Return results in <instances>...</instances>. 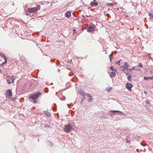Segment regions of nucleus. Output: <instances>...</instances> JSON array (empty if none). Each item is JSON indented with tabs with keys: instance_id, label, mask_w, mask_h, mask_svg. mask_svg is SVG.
Returning <instances> with one entry per match:
<instances>
[{
	"instance_id": "24",
	"label": "nucleus",
	"mask_w": 153,
	"mask_h": 153,
	"mask_svg": "<svg viewBox=\"0 0 153 153\" xmlns=\"http://www.w3.org/2000/svg\"><path fill=\"white\" fill-rule=\"evenodd\" d=\"M110 69L112 70V71H116V70H114V68H113V66H111L110 67Z\"/></svg>"
},
{
	"instance_id": "15",
	"label": "nucleus",
	"mask_w": 153,
	"mask_h": 153,
	"mask_svg": "<svg viewBox=\"0 0 153 153\" xmlns=\"http://www.w3.org/2000/svg\"><path fill=\"white\" fill-rule=\"evenodd\" d=\"M149 16H150V18L151 20H152L153 21V14L150 13L149 14Z\"/></svg>"
},
{
	"instance_id": "45",
	"label": "nucleus",
	"mask_w": 153,
	"mask_h": 153,
	"mask_svg": "<svg viewBox=\"0 0 153 153\" xmlns=\"http://www.w3.org/2000/svg\"><path fill=\"white\" fill-rule=\"evenodd\" d=\"M128 74V73H127V74H126V75H127Z\"/></svg>"
},
{
	"instance_id": "2",
	"label": "nucleus",
	"mask_w": 153,
	"mask_h": 153,
	"mask_svg": "<svg viewBox=\"0 0 153 153\" xmlns=\"http://www.w3.org/2000/svg\"><path fill=\"white\" fill-rule=\"evenodd\" d=\"M40 9V6H38V7H36L29 8L28 9V13H35L38 10H39Z\"/></svg>"
},
{
	"instance_id": "40",
	"label": "nucleus",
	"mask_w": 153,
	"mask_h": 153,
	"mask_svg": "<svg viewBox=\"0 0 153 153\" xmlns=\"http://www.w3.org/2000/svg\"><path fill=\"white\" fill-rule=\"evenodd\" d=\"M144 93H146V91H144Z\"/></svg>"
},
{
	"instance_id": "30",
	"label": "nucleus",
	"mask_w": 153,
	"mask_h": 153,
	"mask_svg": "<svg viewBox=\"0 0 153 153\" xmlns=\"http://www.w3.org/2000/svg\"><path fill=\"white\" fill-rule=\"evenodd\" d=\"M73 34H74V33H76V30L75 29H74L73 30Z\"/></svg>"
},
{
	"instance_id": "43",
	"label": "nucleus",
	"mask_w": 153,
	"mask_h": 153,
	"mask_svg": "<svg viewBox=\"0 0 153 153\" xmlns=\"http://www.w3.org/2000/svg\"><path fill=\"white\" fill-rule=\"evenodd\" d=\"M45 92L46 93H47V92H48L47 91H45Z\"/></svg>"
},
{
	"instance_id": "4",
	"label": "nucleus",
	"mask_w": 153,
	"mask_h": 153,
	"mask_svg": "<svg viewBox=\"0 0 153 153\" xmlns=\"http://www.w3.org/2000/svg\"><path fill=\"white\" fill-rule=\"evenodd\" d=\"M117 113H118L119 114L121 115H123L124 114V113L121 111L115 110L110 111L109 114H110L111 117H113Z\"/></svg>"
},
{
	"instance_id": "19",
	"label": "nucleus",
	"mask_w": 153,
	"mask_h": 153,
	"mask_svg": "<svg viewBox=\"0 0 153 153\" xmlns=\"http://www.w3.org/2000/svg\"><path fill=\"white\" fill-rule=\"evenodd\" d=\"M131 78L132 76H129L127 77V79H128V81H130L131 80Z\"/></svg>"
},
{
	"instance_id": "7",
	"label": "nucleus",
	"mask_w": 153,
	"mask_h": 153,
	"mask_svg": "<svg viewBox=\"0 0 153 153\" xmlns=\"http://www.w3.org/2000/svg\"><path fill=\"white\" fill-rule=\"evenodd\" d=\"M133 87L132 85L130 83H127L126 85V88L130 91H131V88Z\"/></svg>"
},
{
	"instance_id": "41",
	"label": "nucleus",
	"mask_w": 153,
	"mask_h": 153,
	"mask_svg": "<svg viewBox=\"0 0 153 153\" xmlns=\"http://www.w3.org/2000/svg\"><path fill=\"white\" fill-rule=\"evenodd\" d=\"M87 16V17H89V16H88V15H87V16Z\"/></svg>"
},
{
	"instance_id": "9",
	"label": "nucleus",
	"mask_w": 153,
	"mask_h": 153,
	"mask_svg": "<svg viewBox=\"0 0 153 153\" xmlns=\"http://www.w3.org/2000/svg\"><path fill=\"white\" fill-rule=\"evenodd\" d=\"M43 113L46 115L48 116V117H51V114L50 112H48L46 111H44Z\"/></svg>"
},
{
	"instance_id": "42",
	"label": "nucleus",
	"mask_w": 153,
	"mask_h": 153,
	"mask_svg": "<svg viewBox=\"0 0 153 153\" xmlns=\"http://www.w3.org/2000/svg\"><path fill=\"white\" fill-rule=\"evenodd\" d=\"M87 16V17H89V16H88V15H87V16Z\"/></svg>"
},
{
	"instance_id": "35",
	"label": "nucleus",
	"mask_w": 153,
	"mask_h": 153,
	"mask_svg": "<svg viewBox=\"0 0 153 153\" xmlns=\"http://www.w3.org/2000/svg\"><path fill=\"white\" fill-rule=\"evenodd\" d=\"M83 99L82 100L81 102H83V100L85 99V97H84L83 98Z\"/></svg>"
},
{
	"instance_id": "17",
	"label": "nucleus",
	"mask_w": 153,
	"mask_h": 153,
	"mask_svg": "<svg viewBox=\"0 0 153 153\" xmlns=\"http://www.w3.org/2000/svg\"><path fill=\"white\" fill-rule=\"evenodd\" d=\"M109 57L110 58V61H111V59L113 58V55L112 54H111L109 55Z\"/></svg>"
},
{
	"instance_id": "22",
	"label": "nucleus",
	"mask_w": 153,
	"mask_h": 153,
	"mask_svg": "<svg viewBox=\"0 0 153 153\" xmlns=\"http://www.w3.org/2000/svg\"><path fill=\"white\" fill-rule=\"evenodd\" d=\"M149 77H145L144 78V79L145 80H149Z\"/></svg>"
},
{
	"instance_id": "13",
	"label": "nucleus",
	"mask_w": 153,
	"mask_h": 153,
	"mask_svg": "<svg viewBox=\"0 0 153 153\" xmlns=\"http://www.w3.org/2000/svg\"><path fill=\"white\" fill-rule=\"evenodd\" d=\"M80 93L81 95L82 96L85 97L86 96V94L85 93V92L82 90H80Z\"/></svg>"
},
{
	"instance_id": "33",
	"label": "nucleus",
	"mask_w": 153,
	"mask_h": 153,
	"mask_svg": "<svg viewBox=\"0 0 153 153\" xmlns=\"http://www.w3.org/2000/svg\"><path fill=\"white\" fill-rule=\"evenodd\" d=\"M149 79H153V76H152L151 77H149Z\"/></svg>"
},
{
	"instance_id": "11",
	"label": "nucleus",
	"mask_w": 153,
	"mask_h": 153,
	"mask_svg": "<svg viewBox=\"0 0 153 153\" xmlns=\"http://www.w3.org/2000/svg\"><path fill=\"white\" fill-rule=\"evenodd\" d=\"M71 16V13L69 11L66 12L65 14V16L67 18H69Z\"/></svg>"
},
{
	"instance_id": "38",
	"label": "nucleus",
	"mask_w": 153,
	"mask_h": 153,
	"mask_svg": "<svg viewBox=\"0 0 153 153\" xmlns=\"http://www.w3.org/2000/svg\"><path fill=\"white\" fill-rule=\"evenodd\" d=\"M12 83H13L14 82V80H12Z\"/></svg>"
},
{
	"instance_id": "14",
	"label": "nucleus",
	"mask_w": 153,
	"mask_h": 153,
	"mask_svg": "<svg viewBox=\"0 0 153 153\" xmlns=\"http://www.w3.org/2000/svg\"><path fill=\"white\" fill-rule=\"evenodd\" d=\"M124 70L125 69V68L126 69V70H129V69H128V64L127 62H125L124 63Z\"/></svg>"
},
{
	"instance_id": "10",
	"label": "nucleus",
	"mask_w": 153,
	"mask_h": 153,
	"mask_svg": "<svg viewBox=\"0 0 153 153\" xmlns=\"http://www.w3.org/2000/svg\"><path fill=\"white\" fill-rule=\"evenodd\" d=\"M110 76L111 78H114L116 76V74L114 72H111L110 74Z\"/></svg>"
},
{
	"instance_id": "27",
	"label": "nucleus",
	"mask_w": 153,
	"mask_h": 153,
	"mask_svg": "<svg viewBox=\"0 0 153 153\" xmlns=\"http://www.w3.org/2000/svg\"><path fill=\"white\" fill-rule=\"evenodd\" d=\"M138 66H139V67H141V68H143V65L141 64V63H139V65H138Z\"/></svg>"
},
{
	"instance_id": "20",
	"label": "nucleus",
	"mask_w": 153,
	"mask_h": 153,
	"mask_svg": "<svg viewBox=\"0 0 153 153\" xmlns=\"http://www.w3.org/2000/svg\"><path fill=\"white\" fill-rule=\"evenodd\" d=\"M112 90V88L111 87L110 88H106V90L107 91L109 92L111 91Z\"/></svg>"
},
{
	"instance_id": "34",
	"label": "nucleus",
	"mask_w": 153,
	"mask_h": 153,
	"mask_svg": "<svg viewBox=\"0 0 153 153\" xmlns=\"http://www.w3.org/2000/svg\"><path fill=\"white\" fill-rule=\"evenodd\" d=\"M134 69H135V68L134 67H133V68H132L131 69H130V71H131L132 70H134Z\"/></svg>"
},
{
	"instance_id": "37",
	"label": "nucleus",
	"mask_w": 153,
	"mask_h": 153,
	"mask_svg": "<svg viewBox=\"0 0 153 153\" xmlns=\"http://www.w3.org/2000/svg\"><path fill=\"white\" fill-rule=\"evenodd\" d=\"M0 73L2 74V71L1 69H0Z\"/></svg>"
},
{
	"instance_id": "25",
	"label": "nucleus",
	"mask_w": 153,
	"mask_h": 153,
	"mask_svg": "<svg viewBox=\"0 0 153 153\" xmlns=\"http://www.w3.org/2000/svg\"><path fill=\"white\" fill-rule=\"evenodd\" d=\"M7 83L9 84H11V82L8 79H7Z\"/></svg>"
},
{
	"instance_id": "44",
	"label": "nucleus",
	"mask_w": 153,
	"mask_h": 153,
	"mask_svg": "<svg viewBox=\"0 0 153 153\" xmlns=\"http://www.w3.org/2000/svg\"><path fill=\"white\" fill-rule=\"evenodd\" d=\"M45 92L46 93H47V92H48L47 91H45Z\"/></svg>"
},
{
	"instance_id": "6",
	"label": "nucleus",
	"mask_w": 153,
	"mask_h": 153,
	"mask_svg": "<svg viewBox=\"0 0 153 153\" xmlns=\"http://www.w3.org/2000/svg\"><path fill=\"white\" fill-rule=\"evenodd\" d=\"M12 91L10 89H8L7 90L5 94L7 97H11L12 95Z\"/></svg>"
},
{
	"instance_id": "36",
	"label": "nucleus",
	"mask_w": 153,
	"mask_h": 153,
	"mask_svg": "<svg viewBox=\"0 0 153 153\" xmlns=\"http://www.w3.org/2000/svg\"><path fill=\"white\" fill-rule=\"evenodd\" d=\"M146 102L148 103V104H150V103L148 101H146Z\"/></svg>"
},
{
	"instance_id": "12",
	"label": "nucleus",
	"mask_w": 153,
	"mask_h": 153,
	"mask_svg": "<svg viewBox=\"0 0 153 153\" xmlns=\"http://www.w3.org/2000/svg\"><path fill=\"white\" fill-rule=\"evenodd\" d=\"M91 5L92 6L94 5L97 6L98 5V3L96 2V0H94V2L91 3Z\"/></svg>"
},
{
	"instance_id": "26",
	"label": "nucleus",
	"mask_w": 153,
	"mask_h": 153,
	"mask_svg": "<svg viewBox=\"0 0 153 153\" xmlns=\"http://www.w3.org/2000/svg\"><path fill=\"white\" fill-rule=\"evenodd\" d=\"M86 95L87 96V97H91V96L90 95V94L88 93L86 94Z\"/></svg>"
},
{
	"instance_id": "46",
	"label": "nucleus",
	"mask_w": 153,
	"mask_h": 153,
	"mask_svg": "<svg viewBox=\"0 0 153 153\" xmlns=\"http://www.w3.org/2000/svg\"><path fill=\"white\" fill-rule=\"evenodd\" d=\"M13 5H14V4H13Z\"/></svg>"
},
{
	"instance_id": "5",
	"label": "nucleus",
	"mask_w": 153,
	"mask_h": 153,
	"mask_svg": "<svg viewBox=\"0 0 153 153\" xmlns=\"http://www.w3.org/2000/svg\"><path fill=\"white\" fill-rule=\"evenodd\" d=\"M22 64H24V66H23L24 68H28V65L27 64L26 59L24 57H21L20 58Z\"/></svg>"
},
{
	"instance_id": "31",
	"label": "nucleus",
	"mask_w": 153,
	"mask_h": 153,
	"mask_svg": "<svg viewBox=\"0 0 153 153\" xmlns=\"http://www.w3.org/2000/svg\"><path fill=\"white\" fill-rule=\"evenodd\" d=\"M140 144L142 146H143L144 147L146 146V145L145 144H143L142 143H141Z\"/></svg>"
},
{
	"instance_id": "21",
	"label": "nucleus",
	"mask_w": 153,
	"mask_h": 153,
	"mask_svg": "<svg viewBox=\"0 0 153 153\" xmlns=\"http://www.w3.org/2000/svg\"><path fill=\"white\" fill-rule=\"evenodd\" d=\"M125 140H126V142L127 143H129L130 142V140H128V139L127 138H126Z\"/></svg>"
},
{
	"instance_id": "29",
	"label": "nucleus",
	"mask_w": 153,
	"mask_h": 153,
	"mask_svg": "<svg viewBox=\"0 0 153 153\" xmlns=\"http://www.w3.org/2000/svg\"><path fill=\"white\" fill-rule=\"evenodd\" d=\"M120 60H118V61L117 62V63L119 65H120Z\"/></svg>"
},
{
	"instance_id": "1",
	"label": "nucleus",
	"mask_w": 153,
	"mask_h": 153,
	"mask_svg": "<svg viewBox=\"0 0 153 153\" xmlns=\"http://www.w3.org/2000/svg\"><path fill=\"white\" fill-rule=\"evenodd\" d=\"M41 94L40 92L32 94L29 96V100L30 102L36 103L37 102V101L38 100L39 97Z\"/></svg>"
},
{
	"instance_id": "8",
	"label": "nucleus",
	"mask_w": 153,
	"mask_h": 153,
	"mask_svg": "<svg viewBox=\"0 0 153 153\" xmlns=\"http://www.w3.org/2000/svg\"><path fill=\"white\" fill-rule=\"evenodd\" d=\"M95 30L94 28L93 27V26H90L87 29V31L88 32H92Z\"/></svg>"
},
{
	"instance_id": "3",
	"label": "nucleus",
	"mask_w": 153,
	"mask_h": 153,
	"mask_svg": "<svg viewBox=\"0 0 153 153\" xmlns=\"http://www.w3.org/2000/svg\"><path fill=\"white\" fill-rule=\"evenodd\" d=\"M72 129V127L70 124H68L65 126L64 131L66 132L69 133Z\"/></svg>"
},
{
	"instance_id": "16",
	"label": "nucleus",
	"mask_w": 153,
	"mask_h": 153,
	"mask_svg": "<svg viewBox=\"0 0 153 153\" xmlns=\"http://www.w3.org/2000/svg\"><path fill=\"white\" fill-rule=\"evenodd\" d=\"M0 56L4 59L6 57L4 54L2 53H0Z\"/></svg>"
},
{
	"instance_id": "28",
	"label": "nucleus",
	"mask_w": 153,
	"mask_h": 153,
	"mask_svg": "<svg viewBox=\"0 0 153 153\" xmlns=\"http://www.w3.org/2000/svg\"><path fill=\"white\" fill-rule=\"evenodd\" d=\"M4 59L5 60V61L4 62V63H7V57L4 58Z\"/></svg>"
},
{
	"instance_id": "18",
	"label": "nucleus",
	"mask_w": 153,
	"mask_h": 153,
	"mask_svg": "<svg viewBox=\"0 0 153 153\" xmlns=\"http://www.w3.org/2000/svg\"><path fill=\"white\" fill-rule=\"evenodd\" d=\"M47 141L48 144V145L50 146H52L53 145L52 143L49 140H48Z\"/></svg>"
},
{
	"instance_id": "39",
	"label": "nucleus",
	"mask_w": 153,
	"mask_h": 153,
	"mask_svg": "<svg viewBox=\"0 0 153 153\" xmlns=\"http://www.w3.org/2000/svg\"><path fill=\"white\" fill-rule=\"evenodd\" d=\"M4 62H3L1 65H4Z\"/></svg>"
},
{
	"instance_id": "32",
	"label": "nucleus",
	"mask_w": 153,
	"mask_h": 153,
	"mask_svg": "<svg viewBox=\"0 0 153 153\" xmlns=\"http://www.w3.org/2000/svg\"><path fill=\"white\" fill-rule=\"evenodd\" d=\"M108 4L110 5H111V7H113V4H114L112 3H111V4L109 3V4Z\"/></svg>"
},
{
	"instance_id": "23",
	"label": "nucleus",
	"mask_w": 153,
	"mask_h": 153,
	"mask_svg": "<svg viewBox=\"0 0 153 153\" xmlns=\"http://www.w3.org/2000/svg\"><path fill=\"white\" fill-rule=\"evenodd\" d=\"M92 100V97H90V98H88V102H91Z\"/></svg>"
}]
</instances>
